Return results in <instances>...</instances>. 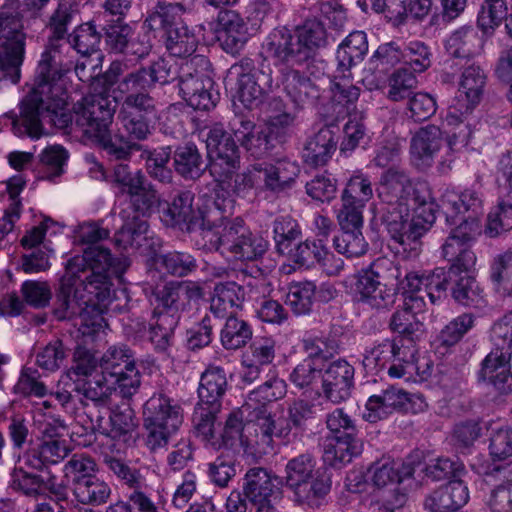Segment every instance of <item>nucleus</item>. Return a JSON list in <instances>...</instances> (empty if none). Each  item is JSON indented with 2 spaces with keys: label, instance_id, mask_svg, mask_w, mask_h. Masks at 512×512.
<instances>
[{
  "label": "nucleus",
  "instance_id": "nucleus-64",
  "mask_svg": "<svg viewBox=\"0 0 512 512\" xmlns=\"http://www.w3.org/2000/svg\"><path fill=\"white\" fill-rule=\"evenodd\" d=\"M315 462L311 455L301 454L286 464L285 484L293 490L306 480H310L314 474Z\"/></svg>",
  "mask_w": 512,
  "mask_h": 512
},
{
  "label": "nucleus",
  "instance_id": "nucleus-1",
  "mask_svg": "<svg viewBox=\"0 0 512 512\" xmlns=\"http://www.w3.org/2000/svg\"><path fill=\"white\" fill-rule=\"evenodd\" d=\"M67 96L61 79L47 81V87L34 85L32 93L22 103L19 116L11 115L12 129L19 137L39 139L46 121L69 133H82L90 138L105 135L113 122L116 101L103 93L88 94L65 109Z\"/></svg>",
  "mask_w": 512,
  "mask_h": 512
},
{
  "label": "nucleus",
  "instance_id": "nucleus-42",
  "mask_svg": "<svg viewBox=\"0 0 512 512\" xmlns=\"http://www.w3.org/2000/svg\"><path fill=\"white\" fill-rule=\"evenodd\" d=\"M227 389V378L223 368L208 367L201 375L198 388L199 403L221 407V399Z\"/></svg>",
  "mask_w": 512,
  "mask_h": 512
},
{
  "label": "nucleus",
  "instance_id": "nucleus-24",
  "mask_svg": "<svg viewBox=\"0 0 512 512\" xmlns=\"http://www.w3.org/2000/svg\"><path fill=\"white\" fill-rule=\"evenodd\" d=\"M281 85L284 93L297 108L313 105L320 97V88L305 71L286 67L281 69Z\"/></svg>",
  "mask_w": 512,
  "mask_h": 512
},
{
  "label": "nucleus",
  "instance_id": "nucleus-37",
  "mask_svg": "<svg viewBox=\"0 0 512 512\" xmlns=\"http://www.w3.org/2000/svg\"><path fill=\"white\" fill-rule=\"evenodd\" d=\"M368 52V40L364 31L351 32L336 51L337 73H347L363 61Z\"/></svg>",
  "mask_w": 512,
  "mask_h": 512
},
{
  "label": "nucleus",
  "instance_id": "nucleus-50",
  "mask_svg": "<svg viewBox=\"0 0 512 512\" xmlns=\"http://www.w3.org/2000/svg\"><path fill=\"white\" fill-rule=\"evenodd\" d=\"M286 388L284 380L273 376L248 394L244 408H253L254 411L266 409L268 403L282 399L286 395Z\"/></svg>",
  "mask_w": 512,
  "mask_h": 512
},
{
  "label": "nucleus",
  "instance_id": "nucleus-8",
  "mask_svg": "<svg viewBox=\"0 0 512 512\" xmlns=\"http://www.w3.org/2000/svg\"><path fill=\"white\" fill-rule=\"evenodd\" d=\"M183 423V410L164 394L152 395L144 404L143 439L150 452L165 449Z\"/></svg>",
  "mask_w": 512,
  "mask_h": 512
},
{
  "label": "nucleus",
  "instance_id": "nucleus-18",
  "mask_svg": "<svg viewBox=\"0 0 512 512\" xmlns=\"http://www.w3.org/2000/svg\"><path fill=\"white\" fill-rule=\"evenodd\" d=\"M387 264L392 263L386 259H377L358 274L355 283L358 302L377 310L388 309L394 304L396 293L380 280V271Z\"/></svg>",
  "mask_w": 512,
  "mask_h": 512
},
{
  "label": "nucleus",
  "instance_id": "nucleus-61",
  "mask_svg": "<svg viewBox=\"0 0 512 512\" xmlns=\"http://www.w3.org/2000/svg\"><path fill=\"white\" fill-rule=\"evenodd\" d=\"M157 265L167 273L184 277L194 272L198 265L196 259L186 252H168L156 258Z\"/></svg>",
  "mask_w": 512,
  "mask_h": 512
},
{
  "label": "nucleus",
  "instance_id": "nucleus-13",
  "mask_svg": "<svg viewBox=\"0 0 512 512\" xmlns=\"http://www.w3.org/2000/svg\"><path fill=\"white\" fill-rule=\"evenodd\" d=\"M415 346L400 343L397 339H386L366 351L363 364L366 368L380 371L388 367V375L392 378H402L411 375L413 370H419L415 364Z\"/></svg>",
  "mask_w": 512,
  "mask_h": 512
},
{
  "label": "nucleus",
  "instance_id": "nucleus-11",
  "mask_svg": "<svg viewBox=\"0 0 512 512\" xmlns=\"http://www.w3.org/2000/svg\"><path fill=\"white\" fill-rule=\"evenodd\" d=\"M115 259L110 250L102 246H89L82 255L72 257L66 265L70 274L79 278L83 290L98 295L97 290H106L110 282V272H117Z\"/></svg>",
  "mask_w": 512,
  "mask_h": 512
},
{
  "label": "nucleus",
  "instance_id": "nucleus-28",
  "mask_svg": "<svg viewBox=\"0 0 512 512\" xmlns=\"http://www.w3.org/2000/svg\"><path fill=\"white\" fill-rule=\"evenodd\" d=\"M222 49L229 54H238L248 41V27L244 19L233 10L221 11L216 29Z\"/></svg>",
  "mask_w": 512,
  "mask_h": 512
},
{
  "label": "nucleus",
  "instance_id": "nucleus-33",
  "mask_svg": "<svg viewBox=\"0 0 512 512\" xmlns=\"http://www.w3.org/2000/svg\"><path fill=\"white\" fill-rule=\"evenodd\" d=\"M83 284L65 269L61 278L60 288L56 295L53 314L58 320H72L80 311L78 300L83 299L80 288Z\"/></svg>",
  "mask_w": 512,
  "mask_h": 512
},
{
  "label": "nucleus",
  "instance_id": "nucleus-51",
  "mask_svg": "<svg viewBox=\"0 0 512 512\" xmlns=\"http://www.w3.org/2000/svg\"><path fill=\"white\" fill-rule=\"evenodd\" d=\"M173 159L176 172L185 179H198L206 168L201 154L193 144L178 147Z\"/></svg>",
  "mask_w": 512,
  "mask_h": 512
},
{
  "label": "nucleus",
  "instance_id": "nucleus-39",
  "mask_svg": "<svg viewBox=\"0 0 512 512\" xmlns=\"http://www.w3.org/2000/svg\"><path fill=\"white\" fill-rule=\"evenodd\" d=\"M69 453L66 440H42L40 444L29 450L25 464L36 470H42L48 465L61 462Z\"/></svg>",
  "mask_w": 512,
  "mask_h": 512
},
{
  "label": "nucleus",
  "instance_id": "nucleus-38",
  "mask_svg": "<svg viewBox=\"0 0 512 512\" xmlns=\"http://www.w3.org/2000/svg\"><path fill=\"white\" fill-rule=\"evenodd\" d=\"M133 426V411L129 407L120 410L107 406L103 414L99 411L96 415L93 429L102 435L117 438L128 433Z\"/></svg>",
  "mask_w": 512,
  "mask_h": 512
},
{
  "label": "nucleus",
  "instance_id": "nucleus-4",
  "mask_svg": "<svg viewBox=\"0 0 512 512\" xmlns=\"http://www.w3.org/2000/svg\"><path fill=\"white\" fill-rule=\"evenodd\" d=\"M453 226L442 246L443 256L451 262L450 268H436L427 278L430 301L435 304L445 296L448 288V278L456 277L462 273H470L476 264V256L470 249L471 242L480 234L479 223L468 220L464 223L450 224Z\"/></svg>",
  "mask_w": 512,
  "mask_h": 512
},
{
  "label": "nucleus",
  "instance_id": "nucleus-60",
  "mask_svg": "<svg viewBox=\"0 0 512 512\" xmlns=\"http://www.w3.org/2000/svg\"><path fill=\"white\" fill-rule=\"evenodd\" d=\"M316 285L311 281L292 283L286 294V304L297 315L310 312L315 296Z\"/></svg>",
  "mask_w": 512,
  "mask_h": 512
},
{
  "label": "nucleus",
  "instance_id": "nucleus-45",
  "mask_svg": "<svg viewBox=\"0 0 512 512\" xmlns=\"http://www.w3.org/2000/svg\"><path fill=\"white\" fill-rule=\"evenodd\" d=\"M220 407L198 403L193 413V423L197 435L202 439L206 446L218 450L221 443L218 435L215 433L216 415Z\"/></svg>",
  "mask_w": 512,
  "mask_h": 512
},
{
  "label": "nucleus",
  "instance_id": "nucleus-56",
  "mask_svg": "<svg viewBox=\"0 0 512 512\" xmlns=\"http://www.w3.org/2000/svg\"><path fill=\"white\" fill-rule=\"evenodd\" d=\"M403 42L390 41L382 43L369 58L370 69L387 73L397 64L403 63Z\"/></svg>",
  "mask_w": 512,
  "mask_h": 512
},
{
  "label": "nucleus",
  "instance_id": "nucleus-27",
  "mask_svg": "<svg viewBox=\"0 0 512 512\" xmlns=\"http://www.w3.org/2000/svg\"><path fill=\"white\" fill-rule=\"evenodd\" d=\"M282 480L261 467H254L245 475L244 493L256 505L272 503L281 495Z\"/></svg>",
  "mask_w": 512,
  "mask_h": 512
},
{
  "label": "nucleus",
  "instance_id": "nucleus-59",
  "mask_svg": "<svg viewBox=\"0 0 512 512\" xmlns=\"http://www.w3.org/2000/svg\"><path fill=\"white\" fill-rule=\"evenodd\" d=\"M247 435L246 423H244V411L237 409L229 413L222 433L218 437L221 447L235 448L240 446L244 449V440L247 439Z\"/></svg>",
  "mask_w": 512,
  "mask_h": 512
},
{
  "label": "nucleus",
  "instance_id": "nucleus-35",
  "mask_svg": "<svg viewBox=\"0 0 512 512\" xmlns=\"http://www.w3.org/2000/svg\"><path fill=\"white\" fill-rule=\"evenodd\" d=\"M337 141L329 127H322L310 136L303 148L302 157L312 167L324 166L336 151Z\"/></svg>",
  "mask_w": 512,
  "mask_h": 512
},
{
  "label": "nucleus",
  "instance_id": "nucleus-63",
  "mask_svg": "<svg viewBox=\"0 0 512 512\" xmlns=\"http://www.w3.org/2000/svg\"><path fill=\"white\" fill-rule=\"evenodd\" d=\"M142 157L146 160V169L152 178L162 183L171 181L172 171L167 167L171 158V148L169 146L144 151Z\"/></svg>",
  "mask_w": 512,
  "mask_h": 512
},
{
  "label": "nucleus",
  "instance_id": "nucleus-40",
  "mask_svg": "<svg viewBox=\"0 0 512 512\" xmlns=\"http://www.w3.org/2000/svg\"><path fill=\"white\" fill-rule=\"evenodd\" d=\"M362 450L357 436L327 437L324 444L323 459L333 467H340L351 462Z\"/></svg>",
  "mask_w": 512,
  "mask_h": 512
},
{
  "label": "nucleus",
  "instance_id": "nucleus-10",
  "mask_svg": "<svg viewBox=\"0 0 512 512\" xmlns=\"http://www.w3.org/2000/svg\"><path fill=\"white\" fill-rule=\"evenodd\" d=\"M208 65V59L201 55L181 60L179 91L187 104L195 110H209L219 98V94L213 91L212 78L204 73Z\"/></svg>",
  "mask_w": 512,
  "mask_h": 512
},
{
  "label": "nucleus",
  "instance_id": "nucleus-26",
  "mask_svg": "<svg viewBox=\"0 0 512 512\" xmlns=\"http://www.w3.org/2000/svg\"><path fill=\"white\" fill-rule=\"evenodd\" d=\"M202 295V288L194 282H169L154 292L157 308L163 309L159 313L175 316H178V312L184 310L192 300H198Z\"/></svg>",
  "mask_w": 512,
  "mask_h": 512
},
{
  "label": "nucleus",
  "instance_id": "nucleus-49",
  "mask_svg": "<svg viewBox=\"0 0 512 512\" xmlns=\"http://www.w3.org/2000/svg\"><path fill=\"white\" fill-rule=\"evenodd\" d=\"M447 52L456 58H469L479 53L481 40L471 26L460 27L446 40Z\"/></svg>",
  "mask_w": 512,
  "mask_h": 512
},
{
  "label": "nucleus",
  "instance_id": "nucleus-46",
  "mask_svg": "<svg viewBox=\"0 0 512 512\" xmlns=\"http://www.w3.org/2000/svg\"><path fill=\"white\" fill-rule=\"evenodd\" d=\"M331 490V480L323 473L316 472L310 480H306L293 490L295 500L310 507H319L323 504Z\"/></svg>",
  "mask_w": 512,
  "mask_h": 512
},
{
  "label": "nucleus",
  "instance_id": "nucleus-47",
  "mask_svg": "<svg viewBox=\"0 0 512 512\" xmlns=\"http://www.w3.org/2000/svg\"><path fill=\"white\" fill-rule=\"evenodd\" d=\"M389 327L393 332L400 335L397 341L400 343L407 341L408 346H414L425 334L423 322L409 310L403 308L397 309L392 314Z\"/></svg>",
  "mask_w": 512,
  "mask_h": 512
},
{
  "label": "nucleus",
  "instance_id": "nucleus-29",
  "mask_svg": "<svg viewBox=\"0 0 512 512\" xmlns=\"http://www.w3.org/2000/svg\"><path fill=\"white\" fill-rule=\"evenodd\" d=\"M510 359L511 352L496 347L483 359L478 372L479 380L489 382L501 393H511Z\"/></svg>",
  "mask_w": 512,
  "mask_h": 512
},
{
  "label": "nucleus",
  "instance_id": "nucleus-58",
  "mask_svg": "<svg viewBox=\"0 0 512 512\" xmlns=\"http://www.w3.org/2000/svg\"><path fill=\"white\" fill-rule=\"evenodd\" d=\"M95 460L84 453L73 454L63 467L64 477L71 480L72 489L96 476Z\"/></svg>",
  "mask_w": 512,
  "mask_h": 512
},
{
  "label": "nucleus",
  "instance_id": "nucleus-6",
  "mask_svg": "<svg viewBox=\"0 0 512 512\" xmlns=\"http://www.w3.org/2000/svg\"><path fill=\"white\" fill-rule=\"evenodd\" d=\"M73 17L74 10L71 3L61 0L47 24L51 35L38 63L34 85L45 88L47 81L61 79L73 67V62L63 56L64 44L60 43L65 38Z\"/></svg>",
  "mask_w": 512,
  "mask_h": 512
},
{
  "label": "nucleus",
  "instance_id": "nucleus-21",
  "mask_svg": "<svg viewBox=\"0 0 512 512\" xmlns=\"http://www.w3.org/2000/svg\"><path fill=\"white\" fill-rule=\"evenodd\" d=\"M181 61L170 63L169 60L159 58L148 67H142L136 71L126 74L122 87L126 91L133 88H141L149 91L156 83L161 85L170 83L175 79L179 80V69Z\"/></svg>",
  "mask_w": 512,
  "mask_h": 512
},
{
  "label": "nucleus",
  "instance_id": "nucleus-52",
  "mask_svg": "<svg viewBox=\"0 0 512 512\" xmlns=\"http://www.w3.org/2000/svg\"><path fill=\"white\" fill-rule=\"evenodd\" d=\"M332 99L336 105L342 107L339 114H350L355 110V104L360 95V89L353 85L350 72L338 73L331 81Z\"/></svg>",
  "mask_w": 512,
  "mask_h": 512
},
{
  "label": "nucleus",
  "instance_id": "nucleus-23",
  "mask_svg": "<svg viewBox=\"0 0 512 512\" xmlns=\"http://www.w3.org/2000/svg\"><path fill=\"white\" fill-rule=\"evenodd\" d=\"M255 413V418L246 422L248 435L244 440V451L266 454L272 450L275 422L266 409H259ZM289 434V427L281 428L275 433L284 438Z\"/></svg>",
  "mask_w": 512,
  "mask_h": 512
},
{
  "label": "nucleus",
  "instance_id": "nucleus-48",
  "mask_svg": "<svg viewBox=\"0 0 512 512\" xmlns=\"http://www.w3.org/2000/svg\"><path fill=\"white\" fill-rule=\"evenodd\" d=\"M452 281L455 282V286L452 287V295L458 303L477 309L486 305L483 289L469 273H465L463 276L459 274L452 279L448 278V284Z\"/></svg>",
  "mask_w": 512,
  "mask_h": 512
},
{
  "label": "nucleus",
  "instance_id": "nucleus-9",
  "mask_svg": "<svg viewBox=\"0 0 512 512\" xmlns=\"http://www.w3.org/2000/svg\"><path fill=\"white\" fill-rule=\"evenodd\" d=\"M203 238L216 251L230 253L239 260H254L262 256L267 244L251 232L243 219L236 217L221 218L219 223H214L203 231Z\"/></svg>",
  "mask_w": 512,
  "mask_h": 512
},
{
  "label": "nucleus",
  "instance_id": "nucleus-16",
  "mask_svg": "<svg viewBox=\"0 0 512 512\" xmlns=\"http://www.w3.org/2000/svg\"><path fill=\"white\" fill-rule=\"evenodd\" d=\"M210 174L215 181H226L231 173L240 168V153L231 135L219 124L211 127L206 136Z\"/></svg>",
  "mask_w": 512,
  "mask_h": 512
},
{
  "label": "nucleus",
  "instance_id": "nucleus-53",
  "mask_svg": "<svg viewBox=\"0 0 512 512\" xmlns=\"http://www.w3.org/2000/svg\"><path fill=\"white\" fill-rule=\"evenodd\" d=\"M295 35L303 53L306 54L307 62L312 59L316 50L326 45V30L316 19L305 21L297 28Z\"/></svg>",
  "mask_w": 512,
  "mask_h": 512
},
{
  "label": "nucleus",
  "instance_id": "nucleus-7",
  "mask_svg": "<svg viewBox=\"0 0 512 512\" xmlns=\"http://www.w3.org/2000/svg\"><path fill=\"white\" fill-rule=\"evenodd\" d=\"M123 84L124 78L113 88L114 100L119 105L117 119L129 140H146L154 129L156 101L141 88L126 91Z\"/></svg>",
  "mask_w": 512,
  "mask_h": 512
},
{
  "label": "nucleus",
  "instance_id": "nucleus-32",
  "mask_svg": "<svg viewBox=\"0 0 512 512\" xmlns=\"http://www.w3.org/2000/svg\"><path fill=\"white\" fill-rule=\"evenodd\" d=\"M442 143L443 133L439 127L427 125L420 128L411 139L410 153L413 163L420 168L430 166Z\"/></svg>",
  "mask_w": 512,
  "mask_h": 512
},
{
  "label": "nucleus",
  "instance_id": "nucleus-41",
  "mask_svg": "<svg viewBox=\"0 0 512 512\" xmlns=\"http://www.w3.org/2000/svg\"><path fill=\"white\" fill-rule=\"evenodd\" d=\"M244 300V291L234 281L218 283L211 299V312L218 318L232 316L235 308H239Z\"/></svg>",
  "mask_w": 512,
  "mask_h": 512
},
{
  "label": "nucleus",
  "instance_id": "nucleus-36",
  "mask_svg": "<svg viewBox=\"0 0 512 512\" xmlns=\"http://www.w3.org/2000/svg\"><path fill=\"white\" fill-rule=\"evenodd\" d=\"M90 174L95 179H106L114 189L116 197L127 195L146 178L141 170L133 172L125 163L116 164L111 176L107 178L103 166L95 162L90 168Z\"/></svg>",
  "mask_w": 512,
  "mask_h": 512
},
{
  "label": "nucleus",
  "instance_id": "nucleus-3",
  "mask_svg": "<svg viewBox=\"0 0 512 512\" xmlns=\"http://www.w3.org/2000/svg\"><path fill=\"white\" fill-rule=\"evenodd\" d=\"M126 196L129 197L130 205L119 213L122 226L114 236L116 246L123 251L139 250L146 254L155 252L160 246V240L149 230L148 222L141 216H149L159 206L160 195L145 178Z\"/></svg>",
  "mask_w": 512,
  "mask_h": 512
},
{
  "label": "nucleus",
  "instance_id": "nucleus-54",
  "mask_svg": "<svg viewBox=\"0 0 512 512\" xmlns=\"http://www.w3.org/2000/svg\"><path fill=\"white\" fill-rule=\"evenodd\" d=\"M72 491L77 503L92 506L105 504L111 495L110 486L98 476L80 483Z\"/></svg>",
  "mask_w": 512,
  "mask_h": 512
},
{
  "label": "nucleus",
  "instance_id": "nucleus-19",
  "mask_svg": "<svg viewBox=\"0 0 512 512\" xmlns=\"http://www.w3.org/2000/svg\"><path fill=\"white\" fill-rule=\"evenodd\" d=\"M441 206L448 224L464 223L468 220L479 223L478 216L482 214L483 206L482 195L474 188L465 189L461 193L446 190Z\"/></svg>",
  "mask_w": 512,
  "mask_h": 512
},
{
  "label": "nucleus",
  "instance_id": "nucleus-14",
  "mask_svg": "<svg viewBox=\"0 0 512 512\" xmlns=\"http://www.w3.org/2000/svg\"><path fill=\"white\" fill-rule=\"evenodd\" d=\"M100 369L112 379L121 398H131L138 391L140 374L134 354L126 345L109 347L100 359Z\"/></svg>",
  "mask_w": 512,
  "mask_h": 512
},
{
  "label": "nucleus",
  "instance_id": "nucleus-34",
  "mask_svg": "<svg viewBox=\"0 0 512 512\" xmlns=\"http://www.w3.org/2000/svg\"><path fill=\"white\" fill-rule=\"evenodd\" d=\"M414 467L410 463L382 459L368 468V479L377 489L392 488L412 477Z\"/></svg>",
  "mask_w": 512,
  "mask_h": 512
},
{
  "label": "nucleus",
  "instance_id": "nucleus-15",
  "mask_svg": "<svg viewBox=\"0 0 512 512\" xmlns=\"http://www.w3.org/2000/svg\"><path fill=\"white\" fill-rule=\"evenodd\" d=\"M228 78L236 80L239 101L248 109L257 107L264 93L273 88L272 71L262 65L256 70L250 58H242L233 64L228 71Z\"/></svg>",
  "mask_w": 512,
  "mask_h": 512
},
{
  "label": "nucleus",
  "instance_id": "nucleus-62",
  "mask_svg": "<svg viewBox=\"0 0 512 512\" xmlns=\"http://www.w3.org/2000/svg\"><path fill=\"white\" fill-rule=\"evenodd\" d=\"M188 12L187 10L176 9L175 6L161 4L157 1L155 7L148 15L146 23H148L150 29L163 30L166 33L169 29L176 27V25L182 24L181 17Z\"/></svg>",
  "mask_w": 512,
  "mask_h": 512
},
{
  "label": "nucleus",
  "instance_id": "nucleus-17",
  "mask_svg": "<svg viewBox=\"0 0 512 512\" xmlns=\"http://www.w3.org/2000/svg\"><path fill=\"white\" fill-rule=\"evenodd\" d=\"M473 470L490 486L485 504L491 512H512V462L472 464Z\"/></svg>",
  "mask_w": 512,
  "mask_h": 512
},
{
  "label": "nucleus",
  "instance_id": "nucleus-31",
  "mask_svg": "<svg viewBox=\"0 0 512 512\" xmlns=\"http://www.w3.org/2000/svg\"><path fill=\"white\" fill-rule=\"evenodd\" d=\"M410 402V394L402 388L389 385L379 393L371 395L366 402L365 419L369 422L388 417L400 411Z\"/></svg>",
  "mask_w": 512,
  "mask_h": 512
},
{
  "label": "nucleus",
  "instance_id": "nucleus-20",
  "mask_svg": "<svg viewBox=\"0 0 512 512\" xmlns=\"http://www.w3.org/2000/svg\"><path fill=\"white\" fill-rule=\"evenodd\" d=\"M354 367L345 359L334 360L321 372L324 397L339 404L350 397L354 384Z\"/></svg>",
  "mask_w": 512,
  "mask_h": 512
},
{
  "label": "nucleus",
  "instance_id": "nucleus-55",
  "mask_svg": "<svg viewBox=\"0 0 512 512\" xmlns=\"http://www.w3.org/2000/svg\"><path fill=\"white\" fill-rule=\"evenodd\" d=\"M166 34V47L171 55L177 57L191 56L197 48L198 39L184 23L169 29Z\"/></svg>",
  "mask_w": 512,
  "mask_h": 512
},
{
  "label": "nucleus",
  "instance_id": "nucleus-43",
  "mask_svg": "<svg viewBox=\"0 0 512 512\" xmlns=\"http://www.w3.org/2000/svg\"><path fill=\"white\" fill-rule=\"evenodd\" d=\"M77 391L83 395L86 401H91L96 407L105 409L112 405V396H119L116 385L112 383V379L108 375H97L93 380H88L77 387Z\"/></svg>",
  "mask_w": 512,
  "mask_h": 512
},
{
  "label": "nucleus",
  "instance_id": "nucleus-2",
  "mask_svg": "<svg viewBox=\"0 0 512 512\" xmlns=\"http://www.w3.org/2000/svg\"><path fill=\"white\" fill-rule=\"evenodd\" d=\"M382 202L381 222L403 253L415 257L421 237L436 219L437 205L427 182L412 180L403 170L389 168L376 189Z\"/></svg>",
  "mask_w": 512,
  "mask_h": 512
},
{
  "label": "nucleus",
  "instance_id": "nucleus-12",
  "mask_svg": "<svg viewBox=\"0 0 512 512\" xmlns=\"http://www.w3.org/2000/svg\"><path fill=\"white\" fill-rule=\"evenodd\" d=\"M0 77L17 83L25 55L26 34L18 14L0 12Z\"/></svg>",
  "mask_w": 512,
  "mask_h": 512
},
{
  "label": "nucleus",
  "instance_id": "nucleus-22",
  "mask_svg": "<svg viewBox=\"0 0 512 512\" xmlns=\"http://www.w3.org/2000/svg\"><path fill=\"white\" fill-rule=\"evenodd\" d=\"M263 53L267 58L287 65H302L307 63L306 54L303 53L295 34L288 29L276 28L262 44Z\"/></svg>",
  "mask_w": 512,
  "mask_h": 512
},
{
  "label": "nucleus",
  "instance_id": "nucleus-25",
  "mask_svg": "<svg viewBox=\"0 0 512 512\" xmlns=\"http://www.w3.org/2000/svg\"><path fill=\"white\" fill-rule=\"evenodd\" d=\"M253 169L263 178L265 189L274 193L291 189L300 173L298 163L286 158L254 163Z\"/></svg>",
  "mask_w": 512,
  "mask_h": 512
},
{
  "label": "nucleus",
  "instance_id": "nucleus-57",
  "mask_svg": "<svg viewBox=\"0 0 512 512\" xmlns=\"http://www.w3.org/2000/svg\"><path fill=\"white\" fill-rule=\"evenodd\" d=\"M220 339L225 349L237 350L252 339V328L243 319L228 316L221 330Z\"/></svg>",
  "mask_w": 512,
  "mask_h": 512
},
{
  "label": "nucleus",
  "instance_id": "nucleus-44",
  "mask_svg": "<svg viewBox=\"0 0 512 512\" xmlns=\"http://www.w3.org/2000/svg\"><path fill=\"white\" fill-rule=\"evenodd\" d=\"M194 196L190 191L179 193L172 203L163 211L162 221L168 226H179L189 230L195 220L193 209Z\"/></svg>",
  "mask_w": 512,
  "mask_h": 512
},
{
  "label": "nucleus",
  "instance_id": "nucleus-30",
  "mask_svg": "<svg viewBox=\"0 0 512 512\" xmlns=\"http://www.w3.org/2000/svg\"><path fill=\"white\" fill-rule=\"evenodd\" d=\"M467 484L462 480H452L425 497L424 508L429 512H454L469 501Z\"/></svg>",
  "mask_w": 512,
  "mask_h": 512
},
{
  "label": "nucleus",
  "instance_id": "nucleus-5",
  "mask_svg": "<svg viewBox=\"0 0 512 512\" xmlns=\"http://www.w3.org/2000/svg\"><path fill=\"white\" fill-rule=\"evenodd\" d=\"M485 83L486 75L480 66L471 64L464 68L459 82L460 97L464 98L458 100L457 106L449 108L444 120L452 128L447 132V145L452 152L460 151L469 143L472 131L466 117L479 104Z\"/></svg>",
  "mask_w": 512,
  "mask_h": 512
}]
</instances>
